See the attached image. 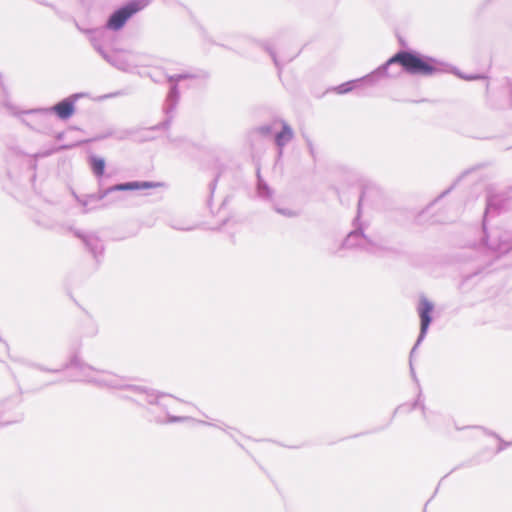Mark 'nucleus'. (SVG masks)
<instances>
[{
	"label": "nucleus",
	"instance_id": "1",
	"mask_svg": "<svg viewBox=\"0 0 512 512\" xmlns=\"http://www.w3.org/2000/svg\"><path fill=\"white\" fill-rule=\"evenodd\" d=\"M33 367L50 373H58L68 368H76L79 371L75 381H85L88 383L95 384L100 387L124 389L131 392L135 397L131 395H124L123 398L135 401L138 404L147 403L148 413L152 416L151 420L157 423H177L188 420V417L183 416H171L167 414V418H164L161 414H156L157 410H161L166 413V404L161 401L165 395L156 392L155 390L148 389L144 386L130 385L126 382V379L119 377L113 373L104 370H97L94 367L83 363L77 355H73L68 363H65L59 369H48L41 365H33Z\"/></svg>",
	"mask_w": 512,
	"mask_h": 512
},
{
	"label": "nucleus",
	"instance_id": "2",
	"mask_svg": "<svg viewBox=\"0 0 512 512\" xmlns=\"http://www.w3.org/2000/svg\"><path fill=\"white\" fill-rule=\"evenodd\" d=\"M394 64L400 65L402 69L410 75L421 76H433L446 73L452 68L449 64L439 59L423 55L415 50H399L371 73L362 78L342 83L335 87L334 90L338 94H346L355 90L361 84L374 85L381 78L389 75L388 69Z\"/></svg>",
	"mask_w": 512,
	"mask_h": 512
},
{
	"label": "nucleus",
	"instance_id": "3",
	"mask_svg": "<svg viewBox=\"0 0 512 512\" xmlns=\"http://www.w3.org/2000/svg\"><path fill=\"white\" fill-rule=\"evenodd\" d=\"M363 195L359 197L357 215L353 220V229L347 234L341 244L343 249H359L366 253L378 255L388 251L383 242L366 233L367 225L360 220Z\"/></svg>",
	"mask_w": 512,
	"mask_h": 512
},
{
	"label": "nucleus",
	"instance_id": "4",
	"mask_svg": "<svg viewBox=\"0 0 512 512\" xmlns=\"http://www.w3.org/2000/svg\"><path fill=\"white\" fill-rule=\"evenodd\" d=\"M209 73L207 71L201 70L198 73H180L174 75H168L167 81L170 84L169 91L167 93L164 105L163 112L166 116L165 120L156 124L149 128V130H166L170 127L173 120V112L176 109L179 99H180V91L178 87V83L182 80L186 79H208Z\"/></svg>",
	"mask_w": 512,
	"mask_h": 512
},
{
	"label": "nucleus",
	"instance_id": "5",
	"mask_svg": "<svg viewBox=\"0 0 512 512\" xmlns=\"http://www.w3.org/2000/svg\"><path fill=\"white\" fill-rule=\"evenodd\" d=\"M151 0H130L114 10L108 17L105 28L113 31L121 30L135 14L145 9Z\"/></svg>",
	"mask_w": 512,
	"mask_h": 512
},
{
	"label": "nucleus",
	"instance_id": "6",
	"mask_svg": "<svg viewBox=\"0 0 512 512\" xmlns=\"http://www.w3.org/2000/svg\"><path fill=\"white\" fill-rule=\"evenodd\" d=\"M163 186L161 182H153V181H129L124 183H118L108 188L99 190L95 194H91L88 196V200L83 202L84 206H87L88 201H101L109 194L113 192L119 191H134V190H143V189H152Z\"/></svg>",
	"mask_w": 512,
	"mask_h": 512
},
{
	"label": "nucleus",
	"instance_id": "7",
	"mask_svg": "<svg viewBox=\"0 0 512 512\" xmlns=\"http://www.w3.org/2000/svg\"><path fill=\"white\" fill-rule=\"evenodd\" d=\"M105 33L104 30L95 31L91 36L90 41L93 48L102 56V58L107 61L110 65L114 66L119 70L126 71L130 68L129 61L122 55L119 51L109 52L103 48L100 42V38Z\"/></svg>",
	"mask_w": 512,
	"mask_h": 512
},
{
	"label": "nucleus",
	"instance_id": "8",
	"mask_svg": "<svg viewBox=\"0 0 512 512\" xmlns=\"http://www.w3.org/2000/svg\"><path fill=\"white\" fill-rule=\"evenodd\" d=\"M507 201V197L504 193H496L491 187L487 190L486 195V208L483 215L482 229L483 237L481 239L482 244H487V217L490 214H498L504 208Z\"/></svg>",
	"mask_w": 512,
	"mask_h": 512
},
{
	"label": "nucleus",
	"instance_id": "9",
	"mask_svg": "<svg viewBox=\"0 0 512 512\" xmlns=\"http://www.w3.org/2000/svg\"><path fill=\"white\" fill-rule=\"evenodd\" d=\"M434 310V305L431 301H429L426 297H421L419 301V305L417 307V312L420 318V332L418 338L416 340L415 345L411 350V356L414 355L416 349L421 344V342L425 339L426 334L428 332L429 326L432 322V312Z\"/></svg>",
	"mask_w": 512,
	"mask_h": 512
},
{
	"label": "nucleus",
	"instance_id": "10",
	"mask_svg": "<svg viewBox=\"0 0 512 512\" xmlns=\"http://www.w3.org/2000/svg\"><path fill=\"white\" fill-rule=\"evenodd\" d=\"M86 96H87V94L83 93V92L74 93V94L62 99L61 101H59L52 107L43 109V111L54 113L61 120H68L75 113L76 102L80 98H83Z\"/></svg>",
	"mask_w": 512,
	"mask_h": 512
},
{
	"label": "nucleus",
	"instance_id": "11",
	"mask_svg": "<svg viewBox=\"0 0 512 512\" xmlns=\"http://www.w3.org/2000/svg\"><path fill=\"white\" fill-rule=\"evenodd\" d=\"M75 237L80 239L85 248L92 254L94 259L99 262L104 253V244L100 237L93 232H83L81 230H72Z\"/></svg>",
	"mask_w": 512,
	"mask_h": 512
},
{
	"label": "nucleus",
	"instance_id": "12",
	"mask_svg": "<svg viewBox=\"0 0 512 512\" xmlns=\"http://www.w3.org/2000/svg\"><path fill=\"white\" fill-rule=\"evenodd\" d=\"M282 129L277 132L274 137L275 144L278 148V156L281 157L283 153V148L293 139L294 132L291 126L286 122L281 120Z\"/></svg>",
	"mask_w": 512,
	"mask_h": 512
},
{
	"label": "nucleus",
	"instance_id": "13",
	"mask_svg": "<svg viewBox=\"0 0 512 512\" xmlns=\"http://www.w3.org/2000/svg\"><path fill=\"white\" fill-rule=\"evenodd\" d=\"M487 248L500 253H508L512 251V236L505 240H500L498 243L490 242L487 235V244H483Z\"/></svg>",
	"mask_w": 512,
	"mask_h": 512
},
{
	"label": "nucleus",
	"instance_id": "14",
	"mask_svg": "<svg viewBox=\"0 0 512 512\" xmlns=\"http://www.w3.org/2000/svg\"><path fill=\"white\" fill-rule=\"evenodd\" d=\"M88 159L93 174L98 178L103 176L106 166L105 159L96 155H90Z\"/></svg>",
	"mask_w": 512,
	"mask_h": 512
},
{
	"label": "nucleus",
	"instance_id": "15",
	"mask_svg": "<svg viewBox=\"0 0 512 512\" xmlns=\"http://www.w3.org/2000/svg\"><path fill=\"white\" fill-rule=\"evenodd\" d=\"M135 133L134 129H121L108 131L101 138L114 137L117 140H125Z\"/></svg>",
	"mask_w": 512,
	"mask_h": 512
},
{
	"label": "nucleus",
	"instance_id": "16",
	"mask_svg": "<svg viewBox=\"0 0 512 512\" xmlns=\"http://www.w3.org/2000/svg\"><path fill=\"white\" fill-rule=\"evenodd\" d=\"M258 182H257V193L261 198H270L272 196V190L268 186V184L261 178L260 173H257Z\"/></svg>",
	"mask_w": 512,
	"mask_h": 512
},
{
	"label": "nucleus",
	"instance_id": "17",
	"mask_svg": "<svg viewBox=\"0 0 512 512\" xmlns=\"http://www.w3.org/2000/svg\"><path fill=\"white\" fill-rule=\"evenodd\" d=\"M257 133H259L262 136H269L273 132V126L270 124L261 125L255 129Z\"/></svg>",
	"mask_w": 512,
	"mask_h": 512
},
{
	"label": "nucleus",
	"instance_id": "18",
	"mask_svg": "<svg viewBox=\"0 0 512 512\" xmlns=\"http://www.w3.org/2000/svg\"><path fill=\"white\" fill-rule=\"evenodd\" d=\"M468 173H469V170H466L460 176H458V178L454 181V183L448 189H446L445 191H443L440 194L439 198L444 197L445 195L449 194L455 188V186L461 181V179L464 178Z\"/></svg>",
	"mask_w": 512,
	"mask_h": 512
},
{
	"label": "nucleus",
	"instance_id": "19",
	"mask_svg": "<svg viewBox=\"0 0 512 512\" xmlns=\"http://www.w3.org/2000/svg\"><path fill=\"white\" fill-rule=\"evenodd\" d=\"M488 435H491V436H494L496 437L499 441H500V445L498 447V451H502L504 450L505 448L509 447L510 445H512L511 442H506L504 440H502L496 433L494 432H487Z\"/></svg>",
	"mask_w": 512,
	"mask_h": 512
},
{
	"label": "nucleus",
	"instance_id": "20",
	"mask_svg": "<svg viewBox=\"0 0 512 512\" xmlns=\"http://www.w3.org/2000/svg\"><path fill=\"white\" fill-rule=\"evenodd\" d=\"M457 75L462 78V79H465V80H477V79H484L486 78L484 75H481V74H461V73H457Z\"/></svg>",
	"mask_w": 512,
	"mask_h": 512
},
{
	"label": "nucleus",
	"instance_id": "21",
	"mask_svg": "<svg viewBox=\"0 0 512 512\" xmlns=\"http://www.w3.org/2000/svg\"><path fill=\"white\" fill-rule=\"evenodd\" d=\"M420 397H421V395L419 394L418 398L416 399V401L412 404V409H414L416 407H420L422 409L424 418H427V416H426V408H425L424 403L421 401Z\"/></svg>",
	"mask_w": 512,
	"mask_h": 512
},
{
	"label": "nucleus",
	"instance_id": "22",
	"mask_svg": "<svg viewBox=\"0 0 512 512\" xmlns=\"http://www.w3.org/2000/svg\"><path fill=\"white\" fill-rule=\"evenodd\" d=\"M265 49L267 50V52L270 54V56L272 57L273 59V62L274 64L276 65L277 68H279V61H278V58L275 54V52L270 48V47H265Z\"/></svg>",
	"mask_w": 512,
	"mask_h": 512
},
{
	"label": "nucleus",
	"instance_id": "23",
	"mask_svg": "<svg viewBox=\"0 0 512 512\" xmlns=\"http://www.w3.org/2000/svg\"><path fill=\"white\" fill-rule=\"evenodd\" d=\"M306 144H307V147L309 149L311 156L314 157V155H315L314 146H313L312 141L309 138H306Z\"/></svg>",
	"mask_w": 512,
	"mask_h": 512
},
{
	"label": "nucleus",
	"instance_id": "24",
	"mask_svg": "<svg viewBox=\"0 0 512 512\" xmlns=\"http://www.w3.org/2000/svg\"><path fill=\"white\" fill-rule=\"evenodd\" d=\"M412 358H413V355H412V356L410 355V361H409V364H410V372H411V375H412L413 379H414L415 381H417L416 374H415V370H414V367H413V365H412Z\"/></svg>",
	"mask_w": 512,
	"mask_h": 512
},
{
	"label": "nucleus",
	"instance_id": "25",
	"mask_svg": "<svg viewBox=\"0 0 512 512\" xmlns=\"http://www.w3.org/2000/svg\"><path fill=\"white\" fill-rule=\"evenodd\" d=\"M412 358H413V355H412V356L410 355V361H409V364H410V372H411V375H412L413 379H414L415 381H417L416 374H415V370H414V367H413V365H412Z\"/></svg>",
	"mask_w": 512,
	"mask_h": 512
},
{
	"label": "nucleus",
	"instance_id": "26",
	"mask_svg": "<svg viewBox=\"0 0 512 512\" xmlns=\"http://www.w3.org/2000/svg\"><path fill=\"white\" fill-rule=\"evenodd\" d=\"M277 212L283 214V215H286V216H294V213L289 211V210H286V209H277Z\"/></svg>",
	"mask_w": 512,
	"mask_h": 512
},
{
	"label": "nucleus",
	"instance_id": "27",
	"mask_svg": "<svg viewBox=\"0 0 512 512\" xmlns=\"http://www.w3.org/2000/svg\"><path fill=\"white\" fill-rule=\"evenodd\" d=\"M217 178L213 180V182L210 184V190L213 193L216 188Z\"/></svg>",
	"mask_w": 512,
	"mask_h": 512
},
{
	"label": "nucleus",
	"instance_id": "28",
	"mask_svg": "<svg viewBox=\"0 0 512 512\" xmlns=\"http://www.w3.org/2000/svg\"><path fill=\"white\" fill-rule=\"evenodd\" d=\"M75 146V144H70V145H62L60 146V149L61 150H66V149H71Z\"/></svg>",
	"mask_w": 512,
	"mask_h": 512
},
{
	"label": "nucleus",
	"instance_id": "29",
	"mask_svg": "<svg viewBox=\"0 0 512 512\" xmlns=\"http://www.w3.org/2000/svg\"><path fill=\"white\" fill-rule=\"evenodd\" d=\"M64 138V132H59L57 135H56V139L57 140H62Z\"/></svg>",
	"mask_w": 512,
	"mask_h": 512
},
{
	"label": "nucleus",
	"instance_id": "30",
	"mask_svg": "<svg viewBox=\"0 0 512 512\" xmlns=\"http://www.w3.org/2000/svg\"><path fill=\"white\" fill-rule=\"evenodd\" d=\"M175 229H178V230H188V228H182V227H176V226H173Z\"/></svg>",
	"mask_w": 512,
	"mask_h": 512
},
{
	"label": "nucleus",
	"instance_id": "31",
	"mask_svg": "<svg viewBox=\"0 0 512 512\" xmlns=\"http://www.w3.org/2000/svg\"><path fill=\"white\" fill-rule=\"evenodd\" d=\"M402 406H398L395 411H394V414H396L400 409H401Z\"/></svg>",
	"mask_w": 512,
	"mask_h": 512
},
{
	"label": "nucleus",
	"instance_id": "32",
	"mask_svg": "<svg viewBox=\"0 0 512 512\" xmlns=\"http://www.w3.org/2000/svg\"><path fill=\"white\" fill-rule=\"evenodd\" d=\"M202 424H205V425H211L210 423L208 422H205V421H201Z\"/></svg>",
	"mask_w": 512,
	"mask_h": 512
},
{
	"label": "nucleus",
	"instance_id": "33",
	"mask_svg": "<svg viewBox=\"0 0 512 512\" xmlns=\"http://www.w3.org/2000/svg\"><path fill=\"white\" fill-rule=\"evenodd\" d=\"M9 423H11V421L2 422V424H9Z\"/></svg>",
	"mask_w": 512,
	"mask_h": 512
}]
</instances>
